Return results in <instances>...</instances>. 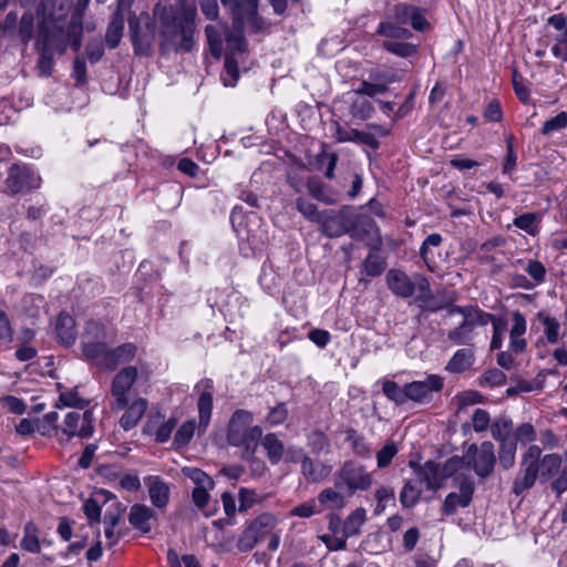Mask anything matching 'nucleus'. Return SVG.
Segmentation results:
<instances>
[{
	"instance_id": "obj_15",
	"label": "nucleus",
	"mask_w": 567,
	"mask_h": 567,
	"mask_svg": "<svg viewBox=\"0 0 567 567\" xmlns=\"http://www.w3.org/2000/svg\"><path fill=\"white\" fill-rule=\"evenodd\" d=\"M229 48H236V52H229L225 58V70L221 80L225 86H235L238 81V59L245 54V41L241 35H234L227 40Z\"/></svg>"
},
{
	"instance_id": "obj_12",
	"label": "nucleus",
	"mask_w": 567,
	"mask_h": 567,
	"mask_svg": "<svg viewBox=\"0 0 567 567\" xmlns=\"http://www.w3.org/2000/svg\"><path fill=\"white\" fill-rule=\"evenodd\" d=\"M465 457L481 477L488 476L495 464L494 445L491 442H483L480 446L471 445Z\"/></svg>"
},
{
	"instance_id": "obj_52",
	"label": "nucleus",
	"mask_w": 567,
	"mask_h": 567,
	"mask_svg": "<svg viewBox=\"0 0 567 567\" xmlns=\"http://www.w3.org/2000/svg\"><path fill=\"white\" fill-rule=\"evenodd\" d=\"M383 393L396 404H403L406 402L405 386L401 389L393 381H385L383 383Z\"/></svg>"
},
{
	"instance_id": "obj_26",
	"label": "nucleus",
	"mask_w": 567,
	"mask_h": 567,
	"mask_svg": "<svg viewBox=\"0 0 567 567\" xmlns=\"http://www.w3.org/2000/svg\"><path fill=\"white\" fill-rule=\"evenodd\" d=\"M475 355L472 349H458L447 362L445 370L450 373H462L472 368Z\"/></svg>"
},
{
	"instance_id": "obj_50",
	"label": "nucleus",
	"mask_w": 567,
	"mask_h": 567,
	"mask_svg": "<svg viewBox=\"0 0 567 567\" xmlns=\"http://www.w3.org/2000/svg\"><path fill=\"white\" fill-rule=\"evenodd\" d=\"M516 454V441H506L501 443L499 463L504 468H509L514 465Z\"/></svg>"
},
{
	"instance_id": "obj_45",
	"label": "nucleus",
	"mask_w": 567,
	"mask_h": 567,
	"mask_svg": "<svg viewBox=\"0 0 567 567\" xmlns=\"http://www.w3.org/2000/svg\"><path fill=\"white\" fill-rule=\"evenodd\" d=\"M399 447L395 442L389 441L377 453V466L379 468L388 467L394 456L398 454Z\"/></svg>"
},
{
	"instance_id": "obj_3",
	"label": "nucleus",
	"mask_w": 567,
	"mask_h": 567,
	"mask_svg": "<svg viewBox=\"0 0 567 567\" xmlns=\"http://www.w3.org/2000/svg\"><path fill=\"white\" fill-rule=\"evenodd\" d=\"M254 415L247 410H236L228 422L226 439L240 450L241 458L252 461L262 436V429L254 425Z\"/></svg>"
},
{
	"instance_id": "obj_8",
	"label": "nucleus",
	"mask_w": 567,
	"mask_h": 567,
	"mask_svg": "<svg viewBox=\"0 0 567 567\" xmlns=\"http://www.w3.org/2000/svg\"><path fill=\"white\" fill-rule=\"evenodd\" d=\"M278 524L274 514L262 513L252 519L240 535L237 546L241 551L251 550L256 544L269 535Z\"/></svg>"
},
{
	"instance_id": "obj_60",
	"label": "nucleus",
	"mask_w": 567,
	"mask_h": 567,
	"mask_svg": "<svg viewBox=\"0 0 567 567\" xmlns=\"http://www.w3.org/2000/svg\"><path fill=\"white\" fill-rule=\"evenodd\" d=\"M506 382V375L498 369H491L481 377V385L497 386Z\"/></svg>"
},
{
	"instance_id": "obj_46",
	"label": "nucleus",
	"mask_w": 567,
	"mask_h": 567,
	"mask_svg": "<svg viewBox=\"0 0 567 567\" xmlns=\"http://www.w3.org/2000/svg\"><path fill=\"white\" fill-rule=\"evenodd\" d=\"M441 244L442 236L440 234H431L424 239L420 248V255L429 268H431V262L433 261L431 248L439 247Z\"/></svg>"
},
{
	"instance_id": "obj_40",
	"label": "nucleus",
	"mask_w": 567,
	"mask_h": 567,
	"mask_svg": "<svg viewBox=\"0 0 567 567\" xmlns=\"http://www.w3.org/2000/svg\"><path fill=\"white\" fill-rule=\"evenodd\" d=\"M514 225L527 234L535 236L539 231V217L534 213L523 214L514 219Z\"/></svg>"
},
{
	"instance_id": "obj_5",
	"label": "nucleus",
	"mask_w": 567,
	"mask_h": 567,
	"mask_svg": "<svg viewBox=\"0 0 567 567\" xmlns=\"http://www.w3.org/2000/svg\"><path fill=\"white\" fill-rule=\"evenodd\" d=\"M373 484V476L367 468L353 461L346 462L336 475L334 486L348 496L368 491Z\"/></svg>"
},
{
	"instance_id": "obj_4",
	"label": "nucleus",
	"mask_w": 567,
	"mask_h": 567,
	"mask_svg": "<svg viewBox=\"0 0 567 567\" xmlns=\"http://www.w3.org/2000/svg\"><path fill=\"white\" fill-rule=\"evenodd\" d=\"M450 313L462 316V322L447 333V338L457 344L470 342L474 337V330L478 327L487 326L492 320V313L472 306L454 307Z\"/></svg>"
},
{
	"instance_id": "obj_36",
	"label": "nucleus",
	"mask_w": 567,
	"mask_h": 567,
	"mask_svg": "<svg viewBox=\"0 0 567 567\" xmlns=\"http://www.w3.org/2000/svg\"><path fill=\"white\" fill-rule=\"evenodd\" d=\"M106 499L107 501H113L111 506H113V505L116 506V511L115 512L106 511L105 515H104V523L107 525L106 528H105V536H106L107 539H110V544L113 545L117 540L114 537V528L116 527V525L120 522L121 509L118 508L120 504L116 502V497L114 495H112L111 497H107Z\"/></svg>"
},
{
	"instance_id": "obj_29",
	"label": "nucleus",
	"mask_w": 567,
	"mask_h": 567,
	"mask_svg": "<svg viewBox=\"0 0 567 567\" xmlns=\"http://www.w3.org/2000/svg\"><path fill=\"white\" fill-rule=\"evenodd\" d=\"M331 466L323 463H315L309 457H303L301 463L302 474L312 482H319L331 473Z\"/></svg>"
},
{
	"instance_id": "obj_19",
	"label": "nucleus",
	"mask_w": 567,
	"mask_h": 567,
	"mask_svg": "<svg viewBox=\"0 0 567 567\" xmlns=\"http://www.w3.org/2000/svg\"><path fill=\"white\" fill-rule=\"evenodd\" d=\"M474 485L468 480L460 483V493H450L443 503L442 511L445 515H452L458 507H467L472 501Z\"/></svg>"
},
{
	"instance_id": "obj_11",
	"label": "nucleus",
	"mask_w": 567,
	"mask_h": 567,
	"mask_svg": "<svg viewBox=\"0 0 567 567\" xmlns=\"http://www.w3.org/2000/svg\"><path fill=\"white\" fill-rule=\"evenodd\" d=\"M225 6H230L235 23L239 27L249 25L258 31L262 28V21L257 14L258 0H221Z\"/></svg>"
},
{
	"instance_id": "obj_44",
	"label": "nucleus",
	"mask_w": 567,
	"mask_h": 567,
	"mask_svg": "<svg viewBox=\"0 0 567 567\" xmlns=\"http://www.w3.org/2000/svg\"><path fill=\"white\" fill-rule=\"evenodd\" d=\"M378 33L386 37L388 40L408 39L411 35L408 29L396 25L392 22L380 23Z\"/></svg>"
},
{
	"instance_id": "obj_34",
	"label": "nucleus",
	"mask_w": 567,
	"mask_h": 567,
	"mask_svg": "<svg viewBox=\"0 0 567 567\" xmlns=\"http://www.w3.org/2000/svg\"><path fill=\"white\" fill-rule=\"evenodd\" d=\"M124 30V17L114 14L106 30L105 41L112 49L116 48L122 39Z\"/></svg>"
},
{
	"instance_id": "obj_9",
	"label": "nucleus",
	"mask_w": 567,
	"mask_h": 567,
	"mask_svg": "<svg viewBox=\"0 0 567 567\" xmlns=\"http://www.w3.org/2000/svg\"><path fill=\"white\" fill-rule=\"evenodd\" d=\"M92 412H69L64 416L63 424L56 429V437L61 443L68 442L72 436L90 437L93 433Z\"/></svg>"
},
{
	"instance_id": "obj_62",
	"label": "nucleus",
	"mask_w": 567,
	"mask_h": 567,
	"mask_svg": "<svg viewBox=\"0 0 567 567\" xmlns=\"http://www.w3.org/2000/svg\"><path fill=\"white\" fill-rule=\"evenodd\" d=\"M210 50L215 56H220L221 53V37L214 25H207L205 29Z\"/></svg>"
},
{
	"instance_id": "obj_39",
	"label": "nucleus",
	"mask_w": 567,
	"mask_h": 567,
	"mask_svg": "<svg viewBox=\"0 0 567 567\" xmlns=\"http://www.w3.org/2000/svg\"><path fill=\"white\" fill-rule=\"evenodd\" d=\"M213 488L214 486L195 487L192 493L194 504L203 512L206 517H209L215 513V508L206 509L210 498L208 492Z\"/></svg>"
},
{
	"instance_id": "obj_38",
	"label": "nucleus",
	"mask_w": 567,
	"mask_h": 567,
	"mask_svg": "<svg viewBox=\"0 0 567 567\" xmlns=\"http://www.w3.org/2000/svg\"><path fill=\"white\" fill-rule=\"evenodd\" d=\"M372 104L364 96L354 94L350 106V113L353 118L361 121L368 120L372 115Z\"/></svg>"
},
{
	"instance_id": "obj_42",
	"label": "nucleus",
	"mask_w": 567,
	"mask_h": 567,
	"mask_svg": "<svg viewBox=\"0 0 567 567\" xmlns=\"http://www.w3.org/2000/svg\"><path fill=\"white\" fill-rule=\"evenodd\" d=\"M374 497L377 499L374 514L381 515L390 503H394V489L389 486H380L375 489Z\"/></svg>"
},
{
	"instance_id": "obj_13",
	"label": "nucleus",
	"mask_w": 567,
	"mask_h": 567,
	"mask_svg": "<svg viewBox=\"0 0 567 567\" xmlns=\"http://www.w3.org/2000/svg\"><path fill=\"white\" fill-rule=\"evenodd\" d=\"M6 185L11 194L39 188L41 178L25 165H13L8 174Z\"/></svg>"
},
{
	"instance_id": "obj_23",
	"label": "nucleus",
	"mask_w": 567,
	"mask_h": 567,
	"mask_svg": "<svg viewBox=\"0 0 567 567\" xmlns=\"http://www.w3.org/2000/svg\"><path fill=\"white\" fill-rule=\"evenodd\" d=\"M177 424V420L175 417H169L167 420L157 416L153 420H150L145 426V432L152 436L157 443L167 442L173 431L175 430Z\"/></svg>"
},
{
	"instance_id": "obj_43",
	"label": "nucleus",
	"mask_w": 567,
	"mask_h": 567,
	"mask_svg": "<svg viewBox=\"0 0 567 567\" xmlns=\"http://www.w3.org/2000/svg\"><path fill=\"white\" fill-rule=\"evenodd\" d=\"M493 326V337L491 341V350H498L503 346V339L505 333L507 332V322L503 318H497L492 315V320L489 321Z\"/></svg>"
},
{
	"instance_id": "obj_51",
	"label": "nucleus",
	"mask_w": 567,
	"mask_h": 567,
	"mask_svg": "<svg viewBox=\"0 0 567 567\" xmlns=\"http://www.w3.org/2000/svg\"><path fill=\"white\" fill-rule=\"evenodd\" d=\"M183 473L196 484V487L215 485L213 478L199 468L185 467L183 468Z\"/></svg>"
},
{
	"instance_id": "obj_53",
	"label": "nucleus",
	"mask_w": 567,
	"mask_h": 567,
	"mask_svg": "<svg viewBox=\"0 0 567 567\" xmlns=\"http://www.w3.org/2000/svg\"><path fill=\"white\" fill-rule=\"evenodd\" d=\"M297 209L308 219L312 221H322V216L324 214H321L317 210V206L311 203L310 200H307L305 198H298L297 199Z\"/></svg>"
},
{
	"instance_id": "obj_55",
	"label": "nucleus",
	"mask_w": 567,
	"mask_h": 567,
	"mask_svg": "<svg viewBox=\"0 0 567 567\" xmlns=\"http://www.w3.org/2000/svg\"><path fill=\"white\" fill-rule=\"evenodd\" d=\"M56 406H74L78 409H84L86 406V402L79 396V393L75 390H71L60 394Z\"/></svg>"
},
{
	"instance_id": "obj_54",
	"label": "nucleus",
	"mask_w": 567,
	"mask_h": 567,
	"mask_svg": "<svg viewBox=\"0 0 567 567\" xmlns=\"http://www.w3.org/2000/svg\"><path fill=\"white\" fill-rule=\"evenodd\" d=\"M567 126V113L560 112L556 116L547 120L542 128L544 135H549L554 132L561 131Z\"/></svg>"
},
{
	"instance_id": "obj_49",
	"label": "nucleus",
	"mask_w": 567,
	"mask_h": 567,
	"mask_svg": "<svg viewBox=\"0 0 567 567\" xmlns=\"http://www.w3.org/2000/svg\"><path fill=\"white\" fill-rule=\"evenodd\" d=\"M483 395L474 390L463 391L454 396L457 410L461 411L470 405H475L483 402Z\"/></svg>"
},
{
	"instance_id": "obj_63",
	"label": "nucleus",
	"mask_w": 567,
	"mask_h": 567,
	"mask_svg": "<svg viewBox=\"0 0 567 567\" xmlns=\"http://www.w3.org/2000/svg\"><path fill=\"white\" fill-rule=\"evenodd\" d=\"M525 271L534 279L535 284H540L545 280L546 269L538 260H529L525 267Z\"/></svg>"
},
{
	"instance_id": "obj_18",
	"label": "nucleus",
	"mask_w": 567,
	"mask_h": 567,
	"mask_svg": "<svg viewBox=\"0 0 567 567\" xmlns=\"http://www.w3.org/2000/svg\"><path fill=\"white\" fill-rule=\"evenodd\" d=\"M527 331V321L523 313L515 311L512 316V327L509 329L508 349L515 354L523 353L527 348L525 334Z\"/></svg>"
},
{
	"instance_id": "obj_17",
	"label": "nucleus",
	"mask_w": 567,
	"mask_h": 567,
	"mask_svg": "<svg viewBox=\"0 0 567 567\" xmlns=\"http://www.w3.org/2000/svg\"><path fill=\"white\" fill-rule=\"evenodd\" d=\"M147 406L148 402L144 398H127V404L124 406V413L120 419L121 427L125 431L135 427L144 416Z\"/></svg>"
},
{
	"instance_id": "obj_1",
	"label": "nucleus",
	"mask_w": 567,
	"mask_h": 567,
	"mask_svg": "<svg viewBox=\"0 0 567 567\" xmlns=\"http://www.w3.org/2000/svg\"><path fill=\"white\" fill-rule=\"evenodd\" d=\"M73 0H47L41 10L39 11V41L43 42L48 48H54L59 52L65 51L71 45L78 50L81 45L82 19L84 14L80 16L79 27L75 22L78 12V4L75 6L74 13L69 22L66 17L72 8Z\"/></svg>"
},
{
	"instance_id": "obj_33",
	"label": "nucleus",
	"mask_w": 567,
	"mask_h": 567,
	"mask_svg": "<svg viewBox=\"0 0 567 567\" xmlns=\"http://www.w3.org/2000/svg\"><path fill=\"white\" fill-rule=\"evenodd\" d=\"M196 431V421L190 419L179 425L174 435L173 445L176 449H183L187 446L194 437Z\"/></svg>"
},
{
	"instance_id": "obj_56",
	"label": "nucleus",
	"mask_w": 567,
	"mask_h": 567,
	"mask_svg": "<svg viewBox=\"0 0 567 567\" xmlns=\"http://www.w3.org/2000/svg\"><path fill=\"white\" fill-rule=\"evenodd\" d=\"M388 91V86L381 83H371L368 81H363L359 89L354 91L355 95H367L374 97L377 95L383 94Z\"/></svg>"
},
{
	"instance_id": "obj_27",
	"label": "nucleus",
	"mask_w": 567,
	"mask_h": 567,
	"mask_svg": "<svg viewBox=\"0 0 567 567\" xmlns=\"http://www.w3.org/2000/svg\"><path fill=\"white\" fill-rule=\"evenodd\" d=\"M536 319L543 326V333L550 344H557L559 341L560 323L557 318L546 311H539Z\"/></svg>"
},
{
	"instance_id": "obj_7",
	"label": "nucleus",
	"mask_w": 567,
	"mask_h": 567,
	"mask_svg": "<svg viewBox=\"0 0 567 567\" xmlns=\"http://www.w3.org/2000/svg\"><path fill=\"white\" fill-rule=\"evenodd\" d=\"M388 288L398 297L410 298L416 290L423 296L430 291V284L423 276L415 277L412 280L404 271L400 269H390L385 276Z\"/></svg>"
},
{
	"instance_id": "obj_28",
	"label": "nucleus",
	"mask_w": 567,
	"mask_h": 567,
	"mask_svg": "<svg viewBox=\"0 0 567 567\" xmlns=\"http://www.w3.org/2000/svg\"><path fill=\"white\" fill-rule=\"evenodd\" d=\"M318 502L324 509L340 511L347 505L346 495L332 487L322 489L318 495Z\"/></svg>"
},
{
	"instance_id": "obj_14",
	"label": "nucleus",
	"mask_w": 567,
	"mask_h": 567,
	"mask_svg": "<svg viewBox=\"0 0 567 567\" xmlns=\"http://www.w3.org/2000/svg\"><path fill=\"white\" fill-rule=\"evenodd\" d=\"M443 389V379L437 374H430L424 380L405 384L406 401L427 402L434 392Z\"/></svg>"
},
{
	"instance_id": "obj_58",
	"label": "nucleus",
	"mask_w": 567,
	"mask_h": 567,
	"mask_svg": "<svg viewBox=\"0 0 567 567\" xmlns=\"http://www.w3.org/2000/svg\"><path fill=\"white\" fill-rule=\"evenodd\" d=\"M0 404L7 411L13 414H23L25 412L27 405L25 403L13 395H7L0 399Z\"/></svg>"
},
{
	"instance_id": "obj_59",
	"label": "nucleus",
	"mask_w": 567,
	"mask_h": 567,
	"mask_svg": "<svg viewBox=\"0 0 567 567\" xmlns=\"http://www.w3.org/2000/svg\"><path fill=\"white\" fill-rule=\"evenodd\" d=\"M261 499L258 494L254 489L249 488H240L239 489V511L245 512L251 508L256 503H259Z\"/></svg>"
},
{
	"instance_id": "obj_25",
	"label": "nucleus",
	"mask_w": 567,
	"mask_h": 567,
	"mask_svg": "<svg viewBox=\"0 0 567 567\" xmlns=\"http://www.w3.org/2000/svg\"><path fill=\"white\" fill-rule=\"evenodd\" d=\"M336 140L340 143L346 142H354L359 144H364L371 146L373 148L379 147V142L370 132L359 131V130H344L341 126H338L336 130Z\"/></svg>"
},
{
	"instance_id": "obj_20",
	"label": "nucleus",
	"mask_w": 567,
	"mask_h": 567,
	"mask_svg": "<svg viewBox=\"0 0 567 567\" xmlns=\"http://www.w3.org/2000/svg\"><path fill=\"white\" fill-rule=\"evenodd\" d=\"M395 18L399 23H410L413 29L424 31L429 28V22L424 16V11L414 6L399 4L395 7Z\"/></svg>"
},
{
	"instance_id": "obj_61",
	"label": "nucleus",
	"mask_w": 567,
	"mask_h": 567,
	"mask_svg": "<svg viewBox=\"0 0 567 567\" xmlns=\"http://www.w3.org/2000/svg\"><path fill=\"white\" fill-rule=\"evenodd\" d=\"M383 45L388 51L400 56H409L414 53V47L409 43L385 40Z\"/></svg>"
},
{
	"instance_id": "obj_37",
	"label": "nucleus",
	"mask_w": 567,
	"mask_h": 567,
	"mask_svg": "<svg viewBox=\"0 0 567 567\" xmlns=\"http://www.w3.org/2000/svg\"><path fill=\"white\" fill-rule=\"evenodd\" d=\"M538 470L533 466L528 465L525 466L524 473L522 476H517L514 482L513 491L516 495L523 494L525 491L529 489L536 481Z\"/></svg>"
},
{
	"instance_id": "obj_10",
	"label": "nucleus",
	"mask_w": 567,
	"mask_h": 567,
	"mask_svg": "<svg viewBox=\"0 0 567 567\" xmlns=\"http://www.w3.org/2000/svg\"><path fill=\"white\" fill-rule=\"evenodd\" d=\"M137 374L136 367L128 365L114 375L111 385L112 409L114 411H121L127 404V398H131L130 391L137 380Z\"/></svg>"
},
{
	"instance_id": "obj_22",
	"label": "nucleus",
	"mask_w": 567,
	"mask_h": 567,
	"mask_svg": "<svg viewBox=\"0 0 567 567\" xmlns=\"http://www.w3.org/2000/svg\"><path fill=\"white\" fill-rule=\"evenodd\" d=\"M145 485L148 489V496L152 504L157 508H164L169 501L168 485L156 475H150L145 478Z\"/></svg>"
},
{
	"instance_id": "obj_6",
	"label": "nucleus",
	"mask_w": 567,
	"mask_h": 567,
	"mask_svg": "<svg viewBox=\"0 0 567 567\" xmlns=\"http://www.w3.org/2000/svg\"><path fill=\"white\" fill-rule=\"evenodd\" d=\"M463 465L460 457H451L443 465L434 462H426L417 472L416 476L421 484L427 489H437L442 486L445 478L453 476Z\"/></svg>"
},
{
	"instance_id": "obj_32",
	"label": "nucleus",
	"mask_w": 567,
	"mask_h": 567,
	"mask_svg": "<svg viewBox=\"0 0 567 567\" xmlns=\"http://www.w3.org/2000/svg\"><path fill=\"white\" fill-rule=\"evenodd\" d=\"M261 440V445L267 452V456L272 464H277L284 455V443L275 433L266 434Z\"/></svg>"
},
{
	"instance_id": "obj_64",
	"label": "nucleus",
	"mask_w": 567,
	"mask_h": 567,
	"mask_svg": "<svg viewBox=\"0 0 567 567\" xmlns=\"http://www.w3.org/2000/svg\"><path fill=\"white\" fill-rule=\"evenodd\" d=\"M288 416V410L285 404H278L270 410L267 416V423L270 426H276L286 421Z\"/></svg>"
},
{
	"instance_id": "obj_2",
	"label": "nucleus",
	"mask_w": 567,
	"mask_h": 567,
	"mask_svg": "<svg viewBox=\"0 0 567 567\" xmlns=\"http://www.w3.org/2000/svg\"><path fill=\"white\" fill-rule=\"evenodd\" d=\"M112 332L105 326L91 321L82 337V349L85 358L103 370L113 371L120 364L131 362L137 352L134 343H123L115 349L107 348Z\"/></svg>"
},
{
	"instance_id": "obj_16",
	"label": "nucleus",
	"mask_w": 567,
	"mask_h": 567,
	"mask_svg": "<svg viewBox=\"0 0 567 567\" xmlns=\"http://www.w3.org/2000/svg\"><path fill=\"white\" fill-rule=\"evenodd\" d=\"M199 392L197 401L198 409V433H204L210 422L213 412V381L205 379L199 381L195 388Z\"/></svg>"
},
{
	"instance_id": "obj_57",
	"label": "nucleus",
	"mask_w": 567,
	"mask_h": 567,
	"mask_svg": "<svg viewBox=\"0 0 567 567\" xmlns=\"http://www.w3.org/2000/svg\"><path fill=\"white\" fill-rule=\"evenodd\" d=\"M472 424L475 432L486 431L491 424V416L486 410L476 409L472 415Z\"/></svg>"
},
{
	"instance_id": "obj_24",
	"label": "nucleus",
	"mask_w": 567,
	"mask_h": 567,
	"mask_svg": "<svg viewBox=\"0 0 567 567\" xmlns=\"http://www.w3.org/2000/svg\"><path fill=\"white\" fill-rule=\"evenodd\" d=\"M196 9L183 10V21H178V33L182 37L179 48L189 51L193 47V33L195 28Z\"/></svg>"
},
{
	"instance_id": "obj_21",
	"label": "nucleus",
	"mask_w": 567,
	"mask_h": 567,
	"mask_svg": "<svg viewBox=\"0 0 567 567\" xmlns=\"http://www.w3.org/2000/svg\"><path fill=\"white\" fill-rule=\"evenodd\" d=\"M155 517V511L144 504H134L128 513L130 524L143 534L151 532Z\"/></svg>"
},
{
	"instance_id": "obj_48",
	"label": "nucleus",
	"mask_w": 567,
	"mask_h": 567,
	"mask_svg": "<svg viewBox=\"0 0 567 567\" xmlns=\"http://www.w3.org/2000/svg\"><path fill=\"white\" fill-rule=\"evenodd\" d=\"M384 268V261L373 252L368 255L362 265L363 272L370 277L380 276Z\"/></svg>"
},
{
	"instance_id": "obj_31",
	"label": "nucleus",
	"mask_w": 567,
	"mask_h": 567,
	"mask_svg": "<svg viewBox=\"0 0 567 567\" xmlns=\"http://www.w3.org/2000/svg\"><path fill=\"white\" fill-rule=\"evenodd\" d=\"M367 522V511L359 507L351 512L343 523V535L351 537L360 534L361 527Z\"/></svg>"
},
{
	"instance_id": "obj_47",
	"label": "nucleus",
	"mask_w": 567,
	"mask_h": 567,
	"mask_svg": "<svg viewBox=\"0 0 567 567\" xmlns=\"http://www.w3.org/2000/svg\"><path fill=\"white\" fill-rule=\"evenodd\" d=\"M421 489L413 485L411 482H408L400 494V502L403 507L410 508L413 507L420 499Z\"/></svg>"
},
{
	"instance_id": "obj_30",
	"label": "nucleus",
	"mask_w": 567,
	"mask_h": 567,
	"mask_svg": "<svg viewBox=\"0 0 567 567\" xmlns=\"http://www.w3.org/2000/svg\"><path fill=\"white\" fill-rule=\"evenodd\" d=\"M75 322L74 319L66 313H61L56 322V332L59 339L65 346H71L75 341Z\"/></svg>"
},
{
	"instance_id": "obj_35",
	"label": "nucleus",
	"mask_w": 567,
	"mask_h": 567,
	"mask_svg": "<svg viewBox=\"0 0 567 567\" xmlns=\"http://www.w3.org/2000/svg\"><path fill=\"white\" fill-rule=\"evenodd\" d=\"M512 430V421L506 417H497L491 425L492 436L501 443L515 440Z\"/></svg>"
},
{
	"instance_id": "obj_41",
	"label": "nucleus",
	"mask_w": 567,
	"mask_h": 567,
	"mask_svg": "<svg viewBox=\"0 0 567 567\" xmlns=\"http://www.w3.org/2000/svg\"><path fill=\"white\" fill-rule=\"evenodd\" d=\"M22 549L30 553H39L41 549L40 542L37 535V527L33 523H28L24 526V535L21 539Z\"/></svg>"
}]
</instances>
